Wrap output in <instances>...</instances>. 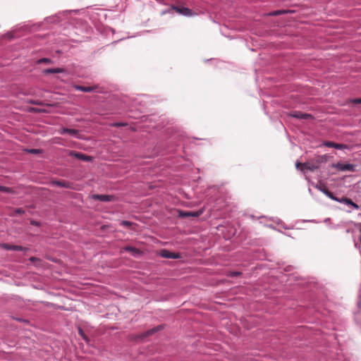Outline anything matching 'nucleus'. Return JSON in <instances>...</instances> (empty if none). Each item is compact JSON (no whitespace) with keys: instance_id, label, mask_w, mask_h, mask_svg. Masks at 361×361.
<instances>
[{"instance_id":"1","label":"nucleus","mask_w":361,"mask_h":361,"mask_svg":"<svg viewBox=\"0 0 361 361\" xmlns=\"http://www.w3.org/2000/svg\"><path fill=\"white\" fill-rule=\"evenodd\" d=\"M295 167L302 172H305L306 171H314L319 169L318 164H315L314 161H307L303 164L297 161L295 163Z\"/></svg>"},{"instance_id":"2","label":"nucleus","mask_w":361,"mask_h":361,"mask_svg":"<svg viewBox=\"0 0 361 361\" xmlns=\"http://www.w3.org/2000/svg\"><path fill=\"white\" fill-rule=\"evenodd\" d=\"M331 166L341 171H354L355 170V166L352 164L338 162L333 164Z\"/></svg>"},{"instance_id":"3","label":"nucleus","mask_w":361,"mask_h":361,"mask_svg":"<svg viewBox=\"0 0 361 361\" xmlns=\"http://www.w3.org/2000/svg\"><path fill=\"white\" fill-rule=\"evenodd\" d=\"M171 8L173 9L176 13L184 16H192L195 13L188 8L180 7L175 5H171Z\"/></svg>"},{"instance_id":"4","label":"nucleus","mask_w":361,"mask_h":361,"mask_svg":"<svg viewBox=\"0 0 361 361\" xmlns=\"http://www.w3.org/2000/svg\"><path fill=\"white\" fill-rule=\"evenodd\" d=\"M334 200L347 205L348 207H350V209H358V205L357 204L354 203L350 199H348L347 197L338 198V197H335Z\"/></svg>"},{"instance_id":"5","label":"nucleus","mask_w":361,"mask_h":361,"mask_svg":"<svg viewBox=\"0 0 361 361\" xmlns=\"http://www.w3.org/2000/svg\"><path fill=\"white\" fill-rule=\"evenodd\" d=\"M1 247L6 250H13V251H27V248L25 247H23L20 245H13L8 243H3L1 245Z\"/></svg>"},{"instance_id":"6","label":"nucleus","mask_w":361,"mask_h":361,"mask_svg":"<svg viewBox=\"0 0 361 361\" xmlns=\"http://www.w3.org/2000/svg\"><path fill=\"white\" fill-rule=\"evenodd\" d=\"M159 255L166 259H178L180 257L178 254L171 252L167 250H161L159 252Z\"/></svg>"},{"instance_id":"7","label":"nucleus","mask_w":361,"mask_h":361,"mask_svg":"<svg viewBox=\"0 0 361 361\" xmlns=\"http://www.w3.org/2000/svg\"><path fill=\"white\" fill-rule=\"evenodd\" d=\"M73 87L75 90L82 91V92H94L97 89V86H96V85L85 87V86H81V85H74Z\"/></svg>"},{"instance_id":"8","label":"nucleus","mask_w":361,"mask_h":361,"mask_svg":"<svg viewBox=\"0 0 361 361\" xmlns=\"http://www.w3.org/2000/svg\"><path fill=\"white\" fill-rule=\"evenodd\" d=\"M92 198L101 202H110L113 200L114 197L107 195H93Z\"/></svg>"},{"instance_id":"9","label":"nucleus","mask_w":361,"mask_h":361,"mask_svg":"<svg viewBox=\"0 0 361 361\" xmlns=\"http://www.w3.org/2000/svg\"><path fill=\"white\" fill-rule=\"evenodd\" d=\"M202 214V212H184V211H180L179 212V216L181 217H189V216H194L197 217L200 215Z\"/></svg>"},{"instance_id":"10","label":"nucleus","mask_w":361,"mask_h":361,"mask_svg":"<svg viewBox=\"0 0 361 361\" xmlns=\"http://www.w3.org/2000/svg\"><path fill=\"white\" fill-rule=\"evenodd\" d=\"M61 135L69 134L70 135L76 137L78 134V130L75 129H70L67 128H62L59 130Z\"/></svg>"},{"instance_id":"11","label":"nucleus","mask_w":361,"mask_h":361,"mask_svg":"<svg viewBox=\"0 0 361 361\" xmlns=\"http://www.w3.org/2000/svg\"><path fill=\"white\" fill-rule=\"evenodd\" d=\"M44 74H51V73H62L65 72V69L62 68H46L43 70Z\"/></svg>"},{"instance_id":"12","label":"nucleus","mask_w":361,"mask_h":361,"mask_svg":"<svg viewBox=\"0 0 361 361\" xmlns=\"http://www.w3.org/2000/svg\"><path fill=\"white\" fill-rule=\"evenodd\" d=\"M290 116L292 117H294V118H302V119H306V118H307L308 117L310 116V114H303V113L300 112V111H295L294 113H292L290 114Z\"/></svg>"},{"instance_id":"13","label":"nucleus","mask_w":361,"mask_h":361,"mask_svg":"<svg viewBox=\"0 0 361 361\" xmlns=\"http://www.w3.org/2000/svg\"><path fill=\"white\" fill-rule=\"evenodd\" d=\"M326 161L327 156L324 154L322 156H317V157H315L313 161L314 162L315 164H318V166H319L321 164L325 163Z\"/></svg>"},{"instance_id":"14","label":"nucleus","mask_w":361,"mask_h":361,"mask_svg":"<svg viewBox=\"0 0 361 361\" xmlns=\"http://www.w3.org/2000/svg\"><path fill=\"white\" fill-rule=\"evenodd\" d=\"M75 157L78 158V159L82 160V161H90L91 160V157L89 156H87L85 154L76 152L74 154Z\"/></svg>"},{"instance_id":"15","label":"nucleus","mask_w":361,"mask_h":361,"mask_svg":"<svg viewBox=\"0 0 361 361\" xmlns=\"http://www.w3.org/2000/svg\"><path fill=\"white\" fill-rule=\"evenodd\" d=\"M322 192H323L327 197H329V198H331V200H334L335 198V196L333 195L332 192H331L330 191H329L327 189H323L322 188H318Z\"/></svg>"},{"instance_id":"16","label":"nucleus","mask_w":361,"mask_h":361,"mask_svg":"<svg viewBox=\"0 0 361 361\" xmlns=\"http://www.w3.org/2000/svg\"><path fill=\"white\" fill-rule=\"evenodd\" d=\"M0 192H3L5 193H13V190L11 188L0 185Z\"/></svg>"},{"instance_id":"17","label":"nucleus","mask_w":361,"mask_h":361,"mask_svg":"<svg viewBox=\"0 0 361 361\" xmlns=\"http://www.w3.org/2000/svg\"><path fill=\"white\" fill-rule=\"evenodd\" d=\"M162 329V326H161V325H160V326H157V327H155V328H153V329H150V330L147 331L146 332V334H145V336L151 335V334H154V333H155V332H157V331H159V330H160V329Z\"/></svg>"},{"instance_id":"18","label":"nucleus","mask_w":361,"mask_h":361,"mask_svg":"<svg viewBox=\"0 0 361 361\" xmlns=\"http://www.w3.org/2000/svg\"><path fill=\"white\" fill-rule=\"evenodd\" d=\"M54 185L61 186L63 188H69V184L65 181L61 182V181H55L53 183Z\"/></svg>"},{"instance_id":"19","label":"nucleus","mask_w":361,"mask_h":361,"mask_svg":"<svg viewBox=\"0 0 361 361\" xmlns=\"http://www.w3.org/2000/svg\"><path fill=\"white\" fill-rule=\"evenodd\" d=\"M124 250L128 252H133L134 255L135 253L139 252V251L136 248L130 247V246H127V247H124Z\"/></svg>"},{"instance_id":"20","label":"nucleus","mask_w":361,"mask_h":361,"mask_svg":"<svg viewBox=\"0 0 361 361\" xmlns=\"http://www.w3.org/2000/svg\"><path fill=\"white\" fill-rule=\"evenodd\" d=\"M335 144H336L335 142H331V141H325L323 142L324 146L328 147H334V148Z\"/></svg>"},{"instance_id":"21","label":"nucleus","mask_w":361,"mask_h":361,"mask_svg":"<svg viewBox=\"0 0 361 361\" xmlns=\"http://www.w3.org/2000/svg\"><path fill=\"white\" fill-rule=\"evenodd\" d=\"M51 63V60L48 58H42L37 61V63Z\"/></svg>"},{"instance_id":"22","label":"nucleus","mask_w":361,"mask_h":361,"mask_svg":"<svg viewBox=\"0 0 361 361\" xmlns=\"http://www.w3.org/2000/svg\"><path fill=\"white\" fill-rule=\"evenodd\" d=\"M334 148L337 149H346L347 146L345 145L336 143Z\"/></svg>"},{"instance_id":"23","label":"nucleus","mask_w":361,"mask_h":361,"mask_svg":"<svg viewBox=\"0 0 361 361\" xmlns=\"http://www.w3.org/2000/svg\"><path fill=\"white\" fill-rule=\"evenodd\" d=\"M172 11H174V10L171 8V6L170 8H167L166 10L162 11L161 13V15L164 16V15H166L167 13H171Z\"/></svg>"},{"instance_id":"24","label":"nucleus","mask_w":361,"mask_h":361,"mask_svg":"<svg viewBox=\"0 0 361 361\" xmlns=\"http://www.w3.org/2000/svg\"><path fill=\"white\" fill-rule=\"evenodd\" d=\"M14 212H15V214L20 215V214H23L25 212V211L22 208H18L14 210Z\"/></svg>"},{"instance_id":"25","label":"nucleus","mask_w":361,"mask_h":361,"mask_svg":"<svg viewBox=\"0 0 361 361\" xmlns=\"http://www.w3.org/2000/svg\"><path fill=\"white\" fill-rule=\"evenodd\" d=\"M283 13H285L284 11H275L271 13H269L270 16H277V15H280Z\"/></svg>"},{"instance_id":"26","label":"nucleus","mask_w":361,"mask_h":361,"mask_svg":"<svg viewBox=\"0 0 361 361\" xmlns=\"http://www.w3.org/2000/svg\"><path fill=\"white\" fill-rule=\"evenodd\" d=\"M122 225L129 226L131 224L130 221H123L121 223Z\"/></svg>"},{"instance_id":"27","label":"nucleus","mask_w":361,"mask_h":361,"mask_svg":"<svg viewBox=\"0 0 361 361\" xmlns=\"http://www.w3.org/2000/svg\"><path fill=\"white\" fill-rule=\"evenodd\" d=\"M352 102L355 104H361V99H355Z\"/></svg>"},{"instance_id":"28","label":"nucleus","mask_w":361,"mask_h":361,"mask_svg":"<svg viewBox=\"0 0 361 361\" xmlns=\"http://www.w3.org/2000/svg\"><path fill=\"white\" fill-rule=\"evenodd\" d=\"M30 152L32 154H37V153H38L39 150L36 149H30Z\"/></svg>"},{"instance_id":"29","label":"nucleus","mask_w":361,"mask_h":361,"mask_svg":"<svg viewBox=\"0 0 361 361\" xmlns=\"http://www.w3.org/2000/svg\"><path fill=\"white\" fill-rule=\"evenodd\" d=\"M124 126V124L122 123H116L114 124V126Z\"/></svg>"},{"instance_id":"30","label":"nucleus","mask_w":361,"mask_h":361,"mask_svg":"<svg viewBox=\"0 0 361 361\" xmlns=\"http://www.w3.org/2000/svg\"><path fill=\"white\" fill-rule=\"evenodd\" d=\"M79 334L85 338L83 331L81 329H79Z\"/></svg>"},{"instance_id":"31","label":"nucleus","mask_w":361,"mask_h":361,"mask_svg":"<svg viewBox=\"0 0 361 361\" xmlns=\"http://www.w3.org/2000/svg\"><path fill=\"white\" fill-rule=\"evenodd\" d=\"M156 1H158L160 4H165L164 0H156Z\"/></svg>"},{"instance_id":"32","label":"nucleus","mask_w":361,"mask_h":361,"mask_svg":"<svg viewBox=\"0 0 361 361\" xmlns=\"http://www.w3.org/2000/svg\"><path fill=\"white\" fill-rule=\"evenodd\" d=\"M238 274H239V273H238V272H234V273L232 274V276H237V275H238Z\"/></svg>"},{"instance_id":"33","label":"nucleus","mask_w":361,"mask_h":361,"mask_svg":"<svg viewBox=\"0 0 361 361\" xmlns=\"http://www.w3.org/2000/svg\"><path fill=\"white\" fill-rule=\"evenodd\" d=\"M30 260H31V261H34V260H35V257H32L30 258Z\"/></svg>"},{"instance_id":"34","label":"nucleus","mask_w":361,"mask_h":361,"mask_svg":"<svg viewBox=\"0 0 361 361\" xmlns=\"http://www.w3.org/2000/svg\"><path fill=\"white\" fill-rule=\"evenodd\" d=\"M32 224L37 225L38 224L37 222H33Z\"/></svg>"}]
</instances>
